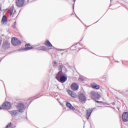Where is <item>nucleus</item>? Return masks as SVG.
Listing matches in <instances>:
<instances>
[{"label":"nucleus","mask_w":128,"mask_h":128,"mask_svg":"<svg viewBox=\"0 0 128 128\" xmlns=\"http://www.w3.org/2000/svg\"><path fill=\"white\" fill-rule=\"evenodd\" d=\"M56 78L57 80L62 84H64V82H66L68 77H66L64 73H62L59 74H57L56 76Z\"/></svg>","instance_id":"1"},{"label":"nucleus","mask_w":128,"mask_h":128,"mask_svg":"<svg viewBox=\"0 0 128 128\" xmlns=\"http://www.w3.org/2000/svg\"><path fill=\"white\" fill-rule=\"evenodd\" d=\"M90 94L91 98L94 100H100V95L96 92L92 91L90 92Z\"/></svg>","instance_id":"2"},{"label":"nucleus","mask_w":128,"mask_h":128,"mask_svg":"<svg viewBox=\"0 0 128 128\" xmlns=\"http://www.w3.org/2000/svg\"><path fill=\"white\" fill-rule=\"evenodd\" d=\"M40 46V44H38V45L33 46L31 47H30V44H26L25 48H23L22 49H19L18 52H20V50H24V51L30 50H32V48H38V46Z\"/></svg>","instance_id":"3"},{"label":"nucleus","mask_w":128,"mask_h":128,"mask_svg":"<svg viewBox=\"0 0 128 128\" xmlns=\"http://www.w3.org/2000/svg\"><path fill=\"white\" fill-rule=\"evenodd\" d=\"M79 100L80 102H86V97L84 93H80L78 95Z\"/></svg>","instance_id":"4"},{"label":"nucleus","mask_w":128,"mask_h":128,"mask_svg":"<svg viewBox=\"0 0 128 128\" xmlns=\"http://www.w3.org/2000/svg\"><path fill=\"white\" fill-rule=\"evenodd\" d=\"M12 42L13 46H19L22 44V42L16 38H12Z\"/></svg>","instance_id":"5"},{"label":"nucleus","mask_w":128,"mask_h":128,"mask_svg":"<svg viewBox=\"0 0 128 128\" xmlns=\"http://www.w3.org/2000/svg\"><path fill=\"white\" fill-rule=\"evenodd\" d=\"M17 108L19 112H24V105L22 103L19 104L17 106Z\"/></svg>","instance_id":"6"},{"label":"nucleus","mask_w":128,"mask_h":128,"mask_svg":"<svg viewBox=\"0 0 128 128\" xmlns=\"http://www.w3.org/2000/svg\"><path fill=\"white\" fill-rule=\"evenodd\" d=\"M10 44L8 42H4L2 43V48L4 50H8L10 48Z\"/></svg>","instance_id":"7"},{"label":"nucleus","mask_w":128,"mask_h":128,"mask_svg":"<svg viewBox=\"0 0 128 128\" xmlns=\"http://www.w3.org/2000/svg\"><path fill=\"white\" fill-rule=\"evenodd\" d=\"M122 118L123 122H128V112H124L122 114Z\"/></svg>","instance_id":"8"},{"label":"nucleus","mask_w":128,"mask_h":128,"mask_svg":"<svg viewBox=\"0 0 128 128\" xmlns=\"http://www.w3.org/2000/svg\"><path fill=\"white\" fill-rule=\"evenodd\" d=\"M2 108L3 110H9V108H10V102H4L2 105Z\"/></svg>","instance_id":"9"},{"label":"nucleus","mask_w":128,"mask_h":128,"mask_svg":"<svg viewBox=\"0 0 128 128\" xmlns=\"http://www.w3.org/2000/svg\"><path fill=\"white\" fill-rule=\"evenodd\" d=\"M10 114H11L13 118H16L17 116H18V114L20 112L18 110H13L10 112Z\"/></svg>","instance_id":"10"},{"label":"nucleus","mask_w":128,"mask_h":128,"mask_svg":"<svg viewBox=\"0 0 128 128\" xmlns=\"http://www.w3.org/2000/svg\"><path fill=\"white\" fill-rule=\"evenodd\" d=\"M24 4V0H16V6H22Z\"/></svg>","instance_id":"11"},{"label":"nucleus","mask_w":128,"mask_h":128,"mask_svg":"<svg viewBox=\"0 0 128 128\" xmlns=\"http://www.w3.org/2000/svg\"><path fill=\"white\" fill-rule=\"evenodd\" d=\"M72 90H78V85L76 83H73L70 86Z\"/></svg>","instance_id":"12"},{"label":"nucleus","mask_w":128,"mask_h":128,"mask_svg":"<svg viewBox=\"0 0 128 128\" xmlns=\"http://www.w3.org/2000/svg\"><path fill=\"white\" fill-rule=\"evenodd\" d=\"M91 86L94 90H100V85L96 84V83H93L91 84Z\"/></svg>","instance_id":"13"},{"label":"nucleus","mask_w":128,"mask_h":128,"mask_svg":"<svg viewBox=\"0 0 128 128\" xmlns=\"http://www.w3.org/2000/svg\"><path fill=\"white\" fill-rule=\"evenodd\" d=\"M2 22L3 24H8V18H6V16L5 15L3 16Z\"/></svg>","instance_id":"14"},{"label":"nucleus","mask_w":128,"mask_h":128,"mask_svg":"<svg viewBox=\"0 0 128 128\" xmlns=\"http://www.w3.org/2000/svg\"><path fill=\"white\" fill-rule=\"evenodd\" d=\"M92 110H86V118L88 120L90 117V114H92Z\"/></svg>","instance_id":"15"},{"label":"nucleus","mask_w":128,"mask_h":128,"mask_svg":"<svg viewBox=\"0 0 128 128\" xmlns=\"http://www.w3.org/2000/svg\"><path fill=\"white\" fill-rule=\"evenodd\" d=\"M66 106H67V108H70V110H76L74 108V107L72 106V104L70 103L69 102H66Z\"/></svg>","instance_id":"16"},{"label":"nucleus","mask_w":128,"mask_h":128,"mask_svg":"<svg viewBox=\"0 0 128 128\" xmlns=\"http://www.w3.org/2000/svg\"><path fill=\"white\" fill-rule=\"evenodd\" d=\"M62 68H63L62 65H60L59 66H58V70H59V72H58L57 74H64L62 72Z\"/></svg>","instance_id":"17"},{"label":"nucleus","mask_w":128,"mask_h":128,"mask_svg":"<svg viewBox=\"0 0 128 128\" xmlns=\"http://www.w3.org/2000/svg\"><path fill=\"white\" fill-rule=\"evenodd\" d=\"M68 94L72 96V98H76V94H74V92L70 90H68Z\"/></svg>","instance_id":"18"},{"label":"nucleus","mask_w":128,"mask_h":128,"mask_svg":"<svg viewBox=\"0 0 128 128\" xmlns=\"http://www.w3.org/2000/svg\"><path fill=\"white\" fill-rule=\"evenodd\" d=\"M37 50H46V48L44 46H40L37 48Z\"/></svg>","instance_id":"19"},{"label":"nucleus","mask_w":128,"mask_h":128,"mask_svg":"<svg viewBox=\"0 0 128 128\" xmlns=\"http://www.w3.org/2000/svg\"><path fill=\"white\" fill-rule=\"evenodd\" d=\"M48 50H54V46H52V43H50V41L48 42ZM50 46L52 48H50Z\"/></svg>","instance_id":"20"},{"label":"nucleus","mask_w":128,"mask_h":128,"mask_svg":"<svg viewBox=\"0 0 128 128\" xmlns=\"http://www.w3.org/2000/svg\"><path fill=\"white\" fill-rule=\"evenodd\" d=\"M118 92L121 94H124V92L122 90H118Z\"/></svg>","instance_id":"21"},{"label":"nucleus","mask_w":128,"mask_h":128,"mask_svg":"<svg viewBox=\"0 0 128 128\" xmlns=\"http://www.w3.org/2000/svg\"><path fill=\"white\" fill-rule=\"evenodd\" d=\"M44 44H45V46H48V40H46Z\"/></svg>","instance_id":"22"},{"label":"nucleus","mask_w":128,"mask_h":128,"mask_svg":"<svg viewBox=\"0 0 128 128\" xmlns=\"http://www.w3.org/2000/svg\"><path fill=\"white\" fill-rule=\"evenodd\" d=\"M94 102H97L98 104H102L104 102L102 101H98V100H95Z\"/></svg>","instance_id":"23"},{"label":"nucleus","mask_w":128,"mask_h":128,"mask_svg":"<svg viewBox=\"0 0 128 128\" xmlns=\"http://www.w3.org/2000/svg\"><path fill=\"white\" fill-rule=\"evenodd\" d=\"M12 12H14V9L12 8L10 10V16H12Z\"/></svg>","instance_id":"24"},{"label":"nucleus","mask_w":128,"mask_h":128,"mask_svg":"<svg viewBox=\"0 0 128 128\" xmlns=\"http://www.w3.org/2000/svg\"><path fill=\"white\" fill-rule=\"evenodd\" d=\"M78 82H84V80H83V78H79L78 79Z\"/></svg>","instance_id":"25"},{"label":"nucleus","mask_w":128,"mask_h":128,"mask_svg":"<svg viewBox=\"0 0 128 128\" xmlns=\"http://www.w3.org/2000/svg\"><path fill=\"white\" fill-rule=\"evenodd\" d=\"M8 128H10L12 126V122H10L8 125L6 126Z\"/></svg>","instance_id":"26"},{"label":"nucleus","mask_w":128,"mask_h":128,"mask_svg":"<svg viewBox=\"0 0 128 128\" xmlns=\"http://www.w3.org/2000/svg\"><path fill=\"white\" fill-rule=\"evenodd\" d=\"M76 44H74L71 46V48H76V46H76Z\"/></svg>","instance_id":"27"},{"label":"nucleus","mask_w":128,"mask_h":128,"mask_svg":"<svg viewBox=\"0 0 128 128\" xmlns=\"http://www.w3.org/2000/svg\"><path fill=\"white\" fill-rule=\"evenodd\" d=\"M14 25H12V26L14 28H16V22H14Z\"/></svg>","instance_id":"28"},{"label":"nucleus","mask_w":128,"mask_h":128,"mask_svg":"<svg viewBox=\"0 0 128 128\" xmlns=\"http://www.w3.org/2000/svg\"><path fill=\"white\" fill-rule=\"evenodd\" d=\"M72 8H73V12H74V3L72 4Z\"/></svg>","instance_id":"29"},{"label":"nucleus","mask_w":128,"mask_h":128,"mask_svg":"<svg viewBox=\"0 0 128 128\" xmlns=\"http://www.w3.org/2000/svg\"><path fill=\"white\" fill-rule=\"evenodd\" d=\"M53 62H54V64H56V62L54 61Z\"/></svg>","instance_id":"30"},{"label":"nucleus","mask_w":128,"mask_h":128,"mask_svg":"<svg viewBox=\"0 0 128 128\" xmlns=\"http://www.w3.org/2000/svg\"><path fill=\"white\" fill-rule=\"evenodd\" d=\"M112 106H115L116 105V103L115 102H112Z\"/></svg>","instance_id":"31"},{"label":"nucleus","mask_w":128,"mask_h":128,"mask_svg":"<svg viewBox=\"0 0 128 128\" xmlns=\"http://www.w3.org/2000/svg\"><path fill=\"white\" fill-rule=\"evenodd\" d=\"M58 50H64L62 49H58Z\"/></svg>","instance_id":"32"},{"label":"nucleus","mask_w":128,"mask_h":128,"mask_svg":"<svg viewBox=\"0 0 128 128\" xmlns=\"http://www.w3.org/2000/svg\"><path fill=\"white\" fill-rule=\"evenodd\" d=\"M2 108H2V107H0V110H2Z\"/></svg>","instance_id":"33"},{"label":"nucleus","mask_w":128,"mask_h":128,"mask_svg":"<svg viewBox=\"0 0 128 128\" xmlns=\"http://www.w3.org/2000/svg\"><path fill=\"white\" fill-rule=\"evenodd\" d=\"M73 2H76V0H73Z\"/></svg>","instance_id":"34"},{"label":"nucleus","mask_w":128,"mask_h":128,"mask_svg":"<svg viewBox=\"0 0 128 128\" xmlns=\"http://www.w3.org/2000/svg\"><path fill=\"white\" fill-rule=\"evenodd\" d=\"M2 10V8L0 7V12Z\"/></svg>","instance_id":"35"},{"label":"nucleus","mask_w":128,"mask_h":128,"mask_svg":"<svg viewBox=\"0 0 128 128\" xmlns=\"http://www.w3.org/2000/svg\"><path fill=\"white\" fill-rule=\"evenodd\" d=\"M5 128H8V126H6V127Z\"/></svg>","instance_id":"36"},{"label":"nucleus","mask_w":128,"mask_h":128,"mask_svg":"<svg viewBox=\"0 0 128 128\" xmlns=\"http://www.w3.org/2000/svg\"><path fill=\"white\" fill-rule=\"evenodd\" d=\"M76 18H78V16H76Z\"/></svg>","instance_id":"37"},{"label":"nucleus","mask_w":128,"mask_h":128,"mask_svg":"<svg viewBox=\"0 0 128 128\" xmlns=\"http://www.w3.org/2000/svg\"><path fill=\"white\" fill-rule=\"evenodd\" d=\"M2 44V42H0V44Z\"/></svg>","instance_id":"38"},{"label":"nucleus","mask_w":128,"mask_h":128,"mask_svg":"<svg viewBox=\"0 0 128 128\" xmlns=\"http://www.w3.org/2000/svg\"><path fill=\"white\" fill-rule=\"evenodd\" d=\"M58 100H60V99H58Z\"/></svg>","instance_id":"39"},{"label":"nucleus","mask_w":128,"mask_h":128,"mask_svg":"<svg viewBox=\"0 0 128 128\" xmlns=\"http://www.w3.org/2000/svg\"><path fill=\"white\" fill-rule=\"evenodd\" d=\"M59 102H60V101H59Z\"/></svg>","instance_id":"40"},{"label":"nucleus","mask_w":128,"mask_h":128,"mask_svg":"<svg viewBox=\"0 0 128 128\" xmlns=\"http://www.w3.org/2000/svg\"><path fill=\"white\" fill-rule=\"evenodd\" d=\"M72 50H76V49H72Z\"/></svg>","instance_id":"41"}]
</instances>
